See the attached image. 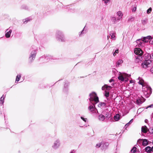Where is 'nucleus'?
<instances>
[{"instance_id":"f257e3e1","label":"nucleus","mask_w":153,"mask_h":153,"mask_svg":"<svg viewBox=\"0 0 153 153\" xmlns=\"http://www.w3.org/2000/svg\"><path fill=\"white\" fill-rule=\"evenodd\" d=\"M56 38L57 40L61 42H65L66 39L63 32L60 30L57 31L55 34Z\"/></svg>"},{"instance_id":"f03ea898","label":"nucleus","mask_w":153,"mask_h":153,"mask_svg":"<svg viewBox=\"0 0 153 153\" xmlns=\"http://www.w3.org/2000/svg\"><path fill=\"white\" fill-rule=\"evenodd\" d=\"M90 98L89 100L91 103L94 101L95 102L94 104H97L99 102L98 97L97 96V94L94 92H92L89 94Z\"/></svg>"},{"instance_id":"7ed1b4c3","label":"nucleus","mask_w":153,"mask_h":153,"mask_svg":"<svg viewBox=\"0 0 153 153\" xmlns=\"http://www.w3.org/2000/svg\"><path fill=\"white\" fill-rule=\"evenodd\" d=\"M152 39V37L150 36H148L143 38V39H139L137 40L136 41L137 43L140 45L139 47L143 46V44L144 42H147L149 40Z\"/></svg>"},{"instance_id":"20e7f679","label":"nucleus","mask_w":153,"mask_h":153,"mask_svg":"<svg viewBox=\"0 0 153 153\" xmlns=\"http://www.w3.org/2000/svg\"><path fill=\"white\" fill-rule=\"evenodd\" d=\"M129 76L128 74L124 73H120L119 76L118 77V79L121 82H123L125 81L126 82L128 80Z\"/></svg>"},{"instance_id":"39448f33","label":"nucleus","mask_w":153,"mask_h":153,"mask_svg":"<svg viewBox=\"0 0 153 153\" xmlns=\"http://www.w3.org/2000/svg\"><path fill=\"white\" fill-rule=\"evenodd\" d=\"M151 60H146L144 61L142 63L141 65L143 68H145L150 67L151 65Z\"/></svg>"},{"instance_id":"423d86ee","label":"nucleus","mask_w":153,"mask_h":153,"mask_svg":"<svg viewBox=\"0 0 153 153\" xmlns=\"http://www.w3.org/2000/svg\"><path fill=\"white\" fill-rule=\"evenodd\" d=\"M36 54V52L35 50H33L32 51L30 54L29 57V60L31 62H32V61L34 60L35 59Z\"/></svg>"},{"instance_id":"0eeeda50","label":"nucleus","mask_w":153,"mask_h":153,"mask_svg":"<svg viewBox=\"0 0 153 153\" xmlns=\"http://www.w3.org/2000/svg\"><path fill=\"white\" fill-rule=\"evenodd\" d=\"M60 145V140H55L53 144L52 145V148L54 149H57L58 148Z\"/></svg>"},{"instance_id":"6e6552de","label":"nucleus","mask_w":153,"mask_h":153,"mask_svg":"<svg viewBox=\"0 0 153 153\" xmlns=\"http://www.w3.org/2000/svg\"><path fill=\"white\" fill-rule=\"evenodd\" d=\"M88 109L90 111L93 113H98V111L94 104L93 105H90Z\"/></svg>"},{"instance_id":"1a4fd4ad","label":"nucleus","mask_w":153,"mask_h":153,"mask_svg":"<svg viewBox=\"0 0 153 153\" xmlns=\"http://www.w3.org/2000/svg\"><path fill=\"white\" fill-rule=\"evenodd\" d=\"M134 53L137 55L142 56L143 54V51L139 48H136L134 50Z\"/></svg>"},{"instance_id":"9d476101","label":"nucleus","mask_w":153,"mask_h":153,"mask_svg":"<svg viewBox=\"0 0 153 153\" xmlns=\"http://www.w3.org/2000/svg\"><path fill=\"white\" fill-rule=\"evenodd\" d=\"M102 113L105 115V118L108 119L111 117V114L109 111H108V109L103 111Z\"/></svg>"},{"instance_id":"9b49d317","label":"nucleus","mask_w":153,"mask_h":153,"mask_svg":"<svg viewBox=\"0 0 153 153\" xmlns=\"http://www.w3.org/2000/svg\"><path fill=\"white\" fill-rule=\"evenodd\" d=\"M111 85H108L107 84H105L102 87V90L109 91L112 88Z\"/></svg>"},{"instance_id":"f8f14e48","label":"nucleus","mask_w":153,"mask_h":153,"mask_svg":"<svg viewBox=\"0 0 153 153\" xmlns=\"http://www.w3.org/2000/svg\"><path fill=\"white\" fill-rule=\"evenodd\" d=\"M145 101V99L143 97L139 98L137 100V103L138 105H140Z\"/></svg>"},{"instance_id":"ddd939ff","label":"nucleus","mask_w":153,"mask_h":153,"mask_svg":"<svg viewBox=\"0 0 153 153\" xmlns=\"http://www.w3.org/2000/svg\"><path fill=\"white\" fill-rule=\"evenodd\" d=\"M98 106L99 107L101 108H103L104 107H106L108 106L106 105V104L104 102H100L98 104Z\"/></svg>"},{"instance_id":"4468645a","label":"nucleus","mask_w":153,"mask_h":153,"mask_svg":"<svg viewBox=\"0 0 153 153\" xmlns=\"http://www.w3.org/2000/svg\"><path fill=\"white\" fill-rule=\"evenodd\" d=\"M98 118L100 121H103L105 120V117L104 115L102 114H101L99 115Z\"/></svg>"},{"instance_id":"2eb2a0df","label":"nucleus","mask_w":153,"mask_h":153,"mask_svg":"<svg viewBox=\"0 0 153 153\" xmlns=\"http://www.w3.org/2000/svg\"><path fill=\"white\" fill-rule=\"evenodd\" d=\"M120 20V18H118L117 19H116L115 17H111V20L114 24H116L117 22L119 21Z\"/></svg>"},{"instance_id":"dca6fc26","label":"nucleus","mask_w":153,"mask_h":153,"mask_svg":"<svg viewBox=\"0 0 153 153\" xmlns=\"http://www.w3.org/2000/svg\"><path fill=\"white\" fill-rule=\"evenodd\" d=\"M109 145L108 143H102L101 148L103 149H106Z\"/></svg>"},{"instance_id":"f3484780","label":"nucleus","mask_w":153,"mask_h":153,"mask_svg":"<svg viewBox=\"0 0 153 153\" xmlns=\"http://www.w3.org/2000/svg\"><path fill=\"white\" fill-rule=\"evenodd\" d=\"M148 129L146 126H142L141 128L142 131L145 133H146L148 131Z\"/></svg>"},{"instance_id":"a211bd4d","label":"nucleus","mask_w":153,"mask_h":153,"mask_svg":"<svg viewBox=\"0 0 153 153\" xmlns=\"http://www.w3.org/2000/svg\"><path fill=\"white\" fill-rule=\"evenodd\" d=\"M110 35L111 36V39L113 40H115L116 39L115 33L113 31L110 32Z\"/></svg>"},{"instance_id":"6ab92c4d","label":"nucleus","mask_w":153,"mask_h":153,"mask_svg":"<svg viewBox=\"0 0 153 153\" xmlns=\"http://www.w3.org/2000/svg\"><path fill=\"white\" fill-rule=\"evenodd\" d=\"M142 60V56H138L137 57L136 56L135 62H139Z\"/></svg>"},{"instance_id":"aec40b11","label":"nucleus","mask_w":153,"mask_h":153,"mask_svg":"<svg viewBox=\"0 0 153 153\" xmlns=\"http://www.w3.org/2000/svg\"><path fill=\"white\" fill-rule=\"evenodd\" d=\"M50 56H49L48 55V56L46 55V56H43L42 57H41L40 58V60H42V59L44 58L45 60L44 61L47 62V61H48V59H50Z\"/></svg>"},{"instance_id":"412c9836","label":"nucleus","mask_w":153,"mask_h":153,"mask_svg":"<svg viewBox=\"0 0 153 153\" xmlns=\"http://www.w3.org/2000/svg\"><path fill=\"white\" fill-rule=\"evenodd\" d=\"M142 145L143 146H146L148 144L149 141L146 139H143Z\"/></svg>"},{"instance_id":"4be33fe9","label":"nucleus","mask_w":153,"mask_h":153,"mask_svg":"<svg viewBox=\"0 0 153 153\" xmlns=\"http://www.w3.org/2000/svg\"><path fill=\"white\" fill-rule=\"evenodd\" d=\"M12 32V30H10L9 31L7 32L5 34L6 37L7 38H9L10 36V34Z\"/></svg>"},{"instance_id":"5701e85b","label":"nucleus","mask_w":153,"mask_h":153,"mask_svg":"<svg viewBox=\"0 0 153 153\" xmlns=\"http://www.w3.org/2000/svg\"><path fill=\"white\" fill-rule=\"evenodd\" d=\"M5 97V96L4 95H3L0 98V104H3L4 102V98Z\"/></svg>"},{"instance_id":"b1692460","label":"nucleus","mask_w":153,"mask_h":153,"mask_svg":"<svg viewBox=\"0 0 153 153\" xmlns=\"http://www.w3.org/2000/svg\"><path fill=\"white\" fill-rule=\"evenodd\" d=\"M117 15L119 16L118 18H120V19L122 18L123 16V13L121 11H119L117 12Z\"/></svg>"},{"instance_id":"393cba45","label":"nucleus","mask_w":153,"mask_h":153,"mask_svg":"<svg viewBox=\"0 0 153 153\" xmlns=\"http://www.w3.org/2000/svg\"><path fill=\"white\" fill-rule=\"evenodd\" d=\"M147 90V92L144 93V94H148L149 95L152 92V89L150 88L149 87L146 88Z\"/></svg>"},{"instance_id":"a878e982","label":"nucleus","mask_w":153,"mask_h":153,"mask_svg":"<svg viewBox=\"0 0 153 153\" xmlns=\"http://www.w3.org/2000/svg\"><path fill=\"white\" fill-rule=\"evenodd\" d=\"M21 75L20 74H19L16 77V81L15 82H18L20 80V79L21 77Z\"/></svg>"},{"instance_id":"bb28decb","label":"nucleus","mask_w":153,"mask_h":153,"mask_svg":"<svg viewBox=\"0 0 153 153\" xmlns=\"http://www.w3.org/2000/svg\"><path fill=\"white\" fill-rule=\"evenodd\" d=\"M114 118L116 121H118L120 119V116L119 114H117L114 116Z\"/></svg>"},{"instance_id":"cd10ccee","label":"nucleus","mask_w":153,"mask_h":153,"mask_svg":"<svg viewBox=\"0 0 153 153\" xmlns=\"http://www.w3.org/2000/svg\"><path fill=\"white\" fill-rule=\"evenodd\" d=\"M137 80H139V81L138 82V83L140 85H143V80H142L141 78L140 77H139Z\"/></svg>"},{"instance_id":"c85d7f7f","label":"nucleus","mask_w":153,"mask_h":153,"mask_svg":"<svg viewBox=\"0 0 153 153\" xmlns=\"http://www.w3.org/2000/svg\"><path fill=\"white\" fill-rule=\"evenodd\" d=\"M147 21V19L146 18L142 19L141 21L142 24L144 25H146V24Z\"/></svg>"},{"instance_id":"c756f323","label":"nucleus","mask_w":153,"mask_h":153,"mask_svg":"<svg viewBox=\"0 0 153 153\" xmlns=\"http://www.w3.org/2000/svg\"><path fill=\"white\" fill-rule=\"evenodd\" d=\"M123 62V61L122 59H119L117 62V66H119Z\"/></svg>"},{"instance_id":"7c9ffc66","label":"nucleus","mask_w":153,"mask_h":153,"mask_svg":"<svg viewBox=\"0 0 153 153\" xmlns=\"http://www.w3.org/2000/svg\"><path fill=\"white\" fill-rule=\"evenodd\" d=\"M134 17L132 16H131L128 19V22H131L134 20Z\"/></svg>"},{"instance_id":"2f4dec72","label":"nucleus","mask_w":153,"mask_h":153,"mask_svg":"<svg viewBox=\"0 0 153 153\" xmlns=\"http://www.w3.org/2000/svg\"><path fill=\"white\" fill-rule=\"evenodd\" d=\"M145 149L146 151L150 152L151 151V147L150 146H147L145 148Z\"/></svg>"},{"instance_id":"473e14b6","label":"nucleus","mask_w":153,"mask_h":153,"mask_svg":"<svg viewBox=\"0 0 153 153\" xmlns=\"http://www.w3.org/2000/svg\"><path fill=\"white\" fill-rule=\"evenodd\" d=\"M109 82L111 83V85L112 86H113L114 85V80L112 79H111L109 80Z\"/></svg>"},{"instance_id":"72a5a7b5","label":"nucleus","mask_w":153,"mask_h":153,"mask_svg":"<svg viewBox=\"0 0 153 153\" xmlns=\"http://www.w3.org/2000/svg\"><path fill=\"white\" fill-rule=\"evenodd\" d=\"M102 1L104 2V4L106 5L109 4L111 1V0H102Z\"/></svg>"},{"instance_id":"f704fd0d","label":"nucleus","mask_w":153,"mask_h":153,"mask_svg":"<svg viewBox=\"0 0 153 153\" xmlns=\"http://www.w3.org/2000/svg\"><path fill=\"white\" fill-rule=\"evenodd\" d=\"M136 5H135L132 7V11L133 12H135L136 10Z\"/></svg>"},{"instance_id":"c9c22d12","label":"nucleus","mask_w":153,"mask_h":153,"mask_svg":"<svg viewBox=\"0 0 153 153\" xmlns=\"http://www.w3.org/2000/svg\"><path fill=\"white\" fill-rule=\"evenodd\" d=\"M105 96L106 97H108L109 96V93L108 92H107V91H105Z\"/></svg>"},{"instance_id":"e433bc0d","label":"nucleus","mask_w":153,"mask_h":153,"mask_svg":"<svg viewBox=\"0 0 153 153\" xmlns=\"http://www.w3.org/2000/svg\"><path fill=\"white\" fill-rule=\"evenodd\" d=\"M152 11V8L151 7H149L147 10V13L149 14L151 13Z\"/></svg>"},{"instance_id":"4c0bfd02","label":"nucleus","mask_w":153,"mask_h":153,"mask_svg":"<svg viewBox=\"0 0 153 153\" xmlns=\"http://www.w3.org/2000/svg\"><path fill=\"white\" fill-rule=\"evenodd\" d=\"M136 147H134L131 150V152L132 153H134L136 152Z\"/></svg>"},{"instance_id":"58836bf2","label":"nucleus","mask_w":153,"mask_h":153,"mask_svg":"<svg viewBox=\"0 0 153 153\" xmlns=\"http://www.w3.org/2000/svg\"><path fill=\"white\" fill-rule=\"evenodd\" d=\"M148 131H149L150 134H152L153 133V129L150 128L148 129Z\"/></svg>"},{"instance_id":"ea45409f","label":"nucleus","mask_w":153,"mask_h":153,"mask_svg":"<svg viewBox=\"0 0 153 153\" xmlns=\"http://www.w3.org/2000/svg\"><path fill=\"white\" fill-rule=\"evenodd\" d=\"M29 21V20L28 19H24L23 20V22L24 23H26L27 22Z\"/></svg>"},{"instance_id":"a19ab883","label":"nucleus","mask_w":153,"mask_h":153,"mask_svg":"<svg viewBox=\"0 0 153 153\" xmlns=\"http://www.w3.org/2000/svg\"><path fill=\"white\" fill-rule=\"evenodd\" d=\"M142 141V139H140L138 140L137 143L138 144H141V143L143 142Z\"/></svg>"},{"instance_id":"79ce46f5","label":"nucleus","mask_w":153,"mask_h":153,"mask_svg":"<svg viewBox=\"0 0 153 153\" xmlns=\"http://www.w3.org/2000/svg\"><path fill=\"white\" fill-rule=\"evenodd\" d=\"M81 118L85 122H86L87 121V119L86 118H84L83 117H81Z\"/></svg>"},{"instance_id":"37998d69","label":"nucleus","mask_w":153,"mask_h":153,"mask_svg":"<svg viewBox=\"0 0 153 153\" xmlns=\"http://www.w3.org/2000/svg\"><path fill=\"white\" fill-rule=\"evenodd\" d=\"M85 27L83 28V30L82 31L81 33L79 34L80 36H81L82 35L85 33V31H84Z\"/></svg>"},{"instance_id":"c03bdc74","label":"nucleus","mask_w":153,"mask_h":153,"mask_svg":"<svg viewBox=\"0 0 153 153\" xmlns=\"http://www.w3.org/2000/svg\"><path fill=\"white\" fill-rule=\"evenodd\" d=\"M101 146H102V144H101L100 143H97V145H96V146L97 148L100 147Z\"/></svg>"},{"instance_id":"a18cd8bd","label":"nucleus","mask_w":153,"mask_h":153,"mask_svg":"<svg viewBox=\"0 0 153 153\" xmlns=\"http://www.w3.org/2000/svg\"><path fill=\"white\" fill-rule=\"evenodd\" d=\"M150 59H151V60L153 61V53H152L150 55Z\"/></svg>"},{"instance_id":"49530a36","label":"nucleus","mask_w":153,"mask_h":153,"mask_svg":"<svg viewBox=\"0 0 153 153\" xmlns=\"http://www.w3.org/2000/svg\"><path fill=\"white\" fill-rule=\"evenodd\" d=\"M150 71L152 74H153V66L150 69Z\"/></svg>"},{"instance_id":"de8ad7c7","label":"nucleus","mask_w":153,"mask_h":153,"mask_svg":"<svg viewBox=\"0 0 153 153\" xmlns=\"http://www.w3.org/2000/svg\"><path fill=\"white\" fill-rule=\"evenodd\" d=\"M130 83H134L135 81L134 80H131L130 81Z\"/></svg>"},{"instance_id":"09e8293b","label":"nucleus","mask_w":153,"mask_h":153,"mask_svg":"<svg viewBox=\"0 0 153 153\" xmlns=\"http://www.w3.org/2000/svg\"><path fill=\"white\" fill-rule=\"evenodd\" d=\"M75 152V151L74 150H71L70 153H74Z\"/></svg>"},{"instance_id":"8fccbe9b","label":"nucleus","mask_w":153,"mask_h":153,"mask_svg":"<svg viewBox=\"0 0 153 153\" xmlns=\"http://www.w3.org/2000/svg\"><path fill=\"white\" fill-rule=\"evenodd\" d=\"M153 104H152L151 105H150L149 106H148L147 108H149V107H153Z\"/></svg>"},{"instance_id":"3c124183","label":"nucleus","mask_w":153,"mask_h":153,"mask_svg":"<svg viewBox=\"0 0 153 153\" xmlns=\"http://www.w3.org/2000/svg\"><path fill=\"white\" fill-rule=\"evenodd\" d=\"M116 53H119V50L118 49L115 50V52Z\"/></svg>"},{"instance_id":"603ef678","label":"nucleus","mask_w":153,"mask_h":153,"mask_svg":"<svg viewBox=\"0 0 153 153\" xmlns=\"http://www.w3.org/2000/svg\"><path fill=\"white\" fill-rule=\"evenodd\" d=\"M130 124L128 122L126 125L125 126H128Z\"/></svg>"},{"instance_id":"864d4df0","label":"nucleus","mask_w":153,"mask_h":153,"mask_svg":"<svg viewBox=\"0 0 153 153\" xmlns=\"http://www.w3.org/2000/svg\"><path fill=\"white\" fill-rule=\"evenodd\" d=\"M133 122V119H132L131 120H130V121L129 122L130 124H131Z\"/></svg>"},{"instance_id":"5fc2aeb1","label":"nucleus","mask_w":153,"mask_h":153,"mask_svg":"<svg viewBox=\"0 0 153 153\" xmlns=\"http://www.w3.org/2000/svg\"><path fill=\"white\" fill-rule=\"evenodd\" d=\"M151 151L153 152V146L152 148H151Z\"/></svg>"},{"instance_id":"6e6d98bb","label":"nucleus","mask_w":153,"mask_h":153,"mask_svg":"<svg viewBox=\"0 0 153 153\" xmlns=\"http://www.w3.org/2000/svg\"><path fill=\"white\" fill-rule=\"evenodd\" d=\"M116 55V53L114 52V53H113V55L115 56Z\"/></svg>"},{"instance_id":"4d7b16f0","label":"nucleus","mask_w":153,"mask_h":153,"mask_svg":"<svg viewBox=\"0 0 153 153\" xmlns=\"http://www.w3.org/2000/svg\"><path fill=\"white\" fill-rule=\"evenodd\" d=\"M149 42L150 44L151 43L152 44H153V42H152V43H151V41H149Z\"/></svg>"},{"instance_id":"13d9d810","label":"nucleus","mask_w":153,"mask_h":153,"mask_svg":"<svg viewBox=\"0 0 153 153\" xmlns=\"http://www.w3.org/2000/svg\"><path fill=\"white\" fill-rule=\"evenodd\" d=\"M148 121V120H146V119L145 120V121L146 123H147Z\"/></svg>"},{"instance_id":"bf43d9fd","label":"nucleus","mask_w":153,"mask_h":153,"mask_svg":"<svg viewBox=\"0 0 153 153\" xmlns=\"http://www.w3.org/2000/svg\"><path fill=\"white\" fill-rule=\"evenodd\" d=\"M110 37V36H107V39L108 40V39Z\"/></svg>"},{"instance_id":"052dcab7","label":"nucleus","mask_w":153,"mask_h":153,"mask_svg":"<svg viewBox=\"0 0 153 153\" xmlns=\"http://www.w3.org/2000/svg\"><path fill=\"white\" fill-rule=\"evenodd\" d=\"M8 30V29H7L6 31V32H7Z\"/></svg>"},{"instance_id":"680f3d73","label":"nucleus","mask_w":153,"mask_h":153,"mask_svg":"<svg viewBox=\"0 0 153 153\" xmlns=\"http://www.w3.org/2000/svg\"><path fill=\"white\" fill-rule=\"evenodd\" d=\"M79 126L80 127H83V126Z\"/></svg>"}]
</instances>
